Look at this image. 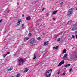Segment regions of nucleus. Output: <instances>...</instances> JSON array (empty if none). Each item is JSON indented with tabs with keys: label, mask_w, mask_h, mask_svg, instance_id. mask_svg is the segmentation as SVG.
I'll return each mask as SVG.
<instances>
[{
	"label": "nucleus",
	"mask_w": 77,
	"mask_h": 77,
	"mask_svg": "<svg viewBox=\"0 0 77 77\" xmlns=\"http://www.w3.org/2000/svg\"><path fill=\"white\" fill-rule=\"evenodd\" d=\"M48 42H44V45H45V46H46V45H48Z\"/></svg>",
	"instance_id": "nucleus-8"
},
{
	"label": "nucleus",
	"mask_w": 77,
	"mask_h": 77,
	"mask_svg": "<svg viewBox=\"0 0 77 77\" xmlns=\"http://www.w3.org/2000/svg\"><path fill=\"white\" fill-rule=\"evenodd\" d=\"M66 50L64 49L63 51V53H66Z\"/></svg>",
	"instance_id": "nucleus-17"
},
{
	"label": "nucleus",
	"mask_w": 77,
	"mask_h": 77,
	"mask_svg": "<svg viewBox=\"0 0 77 77\" xmlns=\"http://www.w3.org/2000/svg\"><path fill=\"white\" fill-rule=\"evenodd\" d=\"M74 8H72L70 9H69V11H68V13L67 14V16H69L70 15H71V14H72L73 13V11H74Z\"/></svg>",
	"instance_id": "nucleus-2"
},
{
	"label": "nucleus",
	"mask_w": 77,
	"mask_h": 77,
	"mask_svg": "<svg viewBox=\"0 0 77 77\" xmlns=\"http://www.w3.org/2000/svg\"><path fill=\"white\" fill-rule=\"evenodd\" d=\"M7 55L6 54H4V55H3V57H4V58L5 57H6V56Z\"/></svg>",
	"instance_id": "nucleus-21"
},
{
	"label": "nucleus",
	"mask_w": 77,
	"mask_h": 77,
	"mask_svg": "<svg viewBox=\"0 0 77 77\" xmlns=\"http://www.w3.org/2000/svg\"><path fill=\"white\" fill-rule=\"evenodd\" d=\"M65 73H64L63 74H62V75H65Z\"/></svg>",
	"instance_id": "nucleus-34"
},
{
	"label": "nucleus",
	"mask_w": 77,
	"mask_h": 77,
	"mask_svg": "<svg viewBox=\"0 0 77 77\" xmlns=\"http://www.w3.org/2000/svg\"><path fill=\"white\" fill-rule=\"evenodd\" d=\"M36 53H35L34 55V57L33 58V60H35L36 58Z\"/></svg>",
	"instance_id": "nucleus-13"
},
{
	"label": "nucleus",
	"mask_w": 77,
	"mask_h": 77,
	"mask_svg": "<svg viewBox=\"0 0 77 77\" xmlns=\"http://www.w3.org/2000/svg\"><path fill=\"white\" fill-rule=\"evenodd\" d=\"M72 37L73 39H75V37L74 35H72Z\"/></svg>",
	"instance_id": "nucleus-23"
},
{
	"label": "nucleus",
	"mask_w": 77,
	"mask_h": 77,
	"mask_svg": "<svg viewBox=\"0 0 77 77\" xmlns=\"http://www.w3.org/2000/svg\"><path fill=\"white\" fill-rule=\"evenodd\" d=\"M35 39H34V38H32L31 39L30 42V45L32 47V46H34V45H35L34 43H35Z\"/></svg>",
	"instance_id": "nucleus-4"
},
{
	"label": "nucleus",
	"mask_w": 77,
	"mask_h": 77,
	"mask_svg": "<svg viewBox=\"0 0 77 77\" xmlns=\"http://www.w3.org/2000/svg\"><path fill=\"white\" fill-rule=\"evenodd\" d=\"M30 19H31V18H30V16H29L26 18V20H27V21H29L30 20Z\"/></svg>",
	"instance_id": "nucleus-9"
},
{
	"label": "nucleus",
	"mask_w": 77,
	"mask_h": 77,
	"mask_svg": "<svg viewBox=\"0 0 77 77\" xmlns=\"http://www.w3.org/2000/svg\"><path fill=\"white\" fill-rule=\"evenodd\" d=\"M22 27H24V24H22V26H21Z\"/></svg>",
	"instance_id": "nucleus-33"
},
{
	"label": "nucleus",
	"mask_w": 77,
	"mask_h": 77,
	"mask_svg": "<svg viewBox=\"0 0 77 77\" xmlns=\"http://www.w3.org/2000/svg\"><path fill=\"white\" fill-rule=\"evenodd\" d=\"M3 20V19H1L0 20V23H1L2 21V20Z\"/></svg>",
	"instance_id": "nucleus-28"
},
{
	"label": "nucleus",
	"mask_w": 77,
	"mask_h": 77,
	"mask_svg": "<svg viewBox=\"0 0 77 77\" xmlns=\"http://www.w3.org/2000/svg\"><path fill=\"white\" fill-rule=\"evenodd\" d=\"M59 73H60V72H58L57 74H59Z\"/></svg>",
	"instance_id": "nucleus-38"
},
{
	"label": "nucleus",
	"mask_w": 77,
	"mask_h": 77,
	"mask_svg": "<svg viewBox=\"0 0 77 77\" xmlns=\"http://www.w3.org/2000/svg\"><path fill=\"white\" fill-rule=\"evenodd\" d=\"M9 12H10V10H8L7 12V13H9Z\"/></svg>",
	"instance_id": "nucleus-35"
},
{
	"label": "nucleus",
	"mask_w": 77,
	"mask_h": 77,
	"mask_svg": "<svg viewBox=\"0 0 77 77\" xmlns=\"http://www.w3.org/2000/svg\"><path fill=\"white\" fill-rule=\"evenodd\" d=\"M72 70V68H71V69H70V70H69V72H71Z\"/></svg>",
	"instance_id": "nucleus-24"
},
{
	"label": "nucleus",
	"mask_w": 77,
	"mask_h": 77,
	"mask_svg": "<svg viewBox=\"0 0 77 77\" xmlns=\"http://www.w3.org/2000/svg\"><path fill=\"white\" fill-rule=\"evenodd\" d=\"M18 62L19 65L20 66L21 65V63H22V62H25V61H24L23 59L20 58L18 61Z\"/></svg>",
	"instance_id": "nucleus-3"
},
{
	"label": "nucleus",
	"mask_w": 77,
	"mask_h": 77,
	"mask_svg": "<svg viewBox=\"0 0 77 77\" xmlns=\"http://www.w3.org/2000/svg\"><path fill=\"white\" fill-rule=\"evenodd\" d=\"M9 69H10L11 70L13 69V68L12 67H11Z\"/></svg>",
	"instance_id": "nucleus-22"
},
{
	"label": "nucleus",
	"mask_w": 77,
	"mask_h": 77,
	"mask_svg": "<svg viewBox=\"0 0 77 77\" xmlns=\"http://www.w3.org/2000/svg\"><path fill=\"white\" fill-rule=\"evenodd\" d=\"M43 35H45V34L44 33H43Z\"/></svg>",
	"instance_id": "nucleus-40"
},
{
	"label": "nucleus",
	"mask_w": 77,
	"mask_h": 77,
	"mask_svg": "<svg viewBox=\"0 0 77 77\" xmlns=\"http://www.w3.org/2000/svg\"><path fill=\"white\" fill-rule=\"evenodd\" d=\"M29 39V38L28 37H25L24 38V41H27V40H28Z\"/></svg>",
	"instance_id": "nucleus-16"
},
{
	"label": "nucleus",
	"mask_w": 77,
	"mask_h": 77,
	"mask_svg": "<svg viewBox=\"0 0 77 77\" xmlns=\"http://www.w3.org/2000/svg\"><path fill=\"white\" fill-rule=\"evenodd\" d=\"M58 41H60V38H59L57 40Z\"/></svg>",
	"instance_id": "nucleus-29"
},
{
	"label": "nucleus",
	"mask_w": 77,
	"mask_h": 77,
	"mask_svg": "<svg viewBox=\"0 0 77 77\" xmlns=\"http://www.w3.org/2000/svg\"><path fill=\"white\" fill-rule=\"evenodd\" d=\"M8 71H11V70L10 69H8Z\"/></svg>",
	"instance_id": "nucleus-30"
},
{
	"label": "nucleus",
	"mask_w": 77,
	"mask_h": 77,
	"mask_svg": "<svg viewBox=\"0 0 77 77\" xmlns=\"http://www.w3.org/2000/svg\"><path fill=\"white\" fill-rule=\"evenodd\" d=\"M45 9V8H43V9H42V11H44V10Z\"/></svg>",
	"instance_id": "nucleus-31"
},
{
	"label": "nucleus",
	"mask_w": 77,
	"mask_h": 77,
	"mask_svg": "<svg viewBox=\"0 0 77 77\" xmlns=\"http://www.w3.org/2000/svg\"><path fill=\"white\" fill-rule=\"evenodd\" d=\"M32 35V34L30 33H29V36H31Z\"/></svg>",
	"instance_id": "nucleus-27"
},
{
	"label": "nucleus",
	"mask_w": 77,
	"mask_h": 77,
	"mask_svg": "<svg viewBox=\"0 0 77 77\" xmlns=\"http://www.w3.org/2000/svg\"><path fill=\"white\" fill-rule=\"evenodd\" d=\"M17 5H19V3H17Z\"/></svg>",
	"instance_id": "nucleus-39"
},
{
	"label": "nucleus",
	"mask_w": 77,
	"mask_h": 77,
	"mask_svg": "<svg viewBox=\"0 0 77 77\" xmlns=\"http://www.w3.org/2000/svg\"><path fill=\"white\" fill-rule=\"evenodd\" d=\"M68 54H65L63 57V59H66L67 58Z\"/></svg>",
	"instance_id": "nucleus-7"
},
{
	"label": "nucleus",
	"mask_w": 77,
	"mask_h": 77,
	"mask_svg": "<svg viewBox=\"0 0 77 77\" xmlns=\"http://www.w3.org/2000/svg\"><path fill=\"white\" fill-rule=\"evenodd\" d=\"M58 11V10H57L56 11H54V12L53 13V14L54 15L56 14V13H57V12Z\"/></svg>",
	"instance_id": "nucleus-14"
},
{
	"label": "nucleus",
	"mask_w": 77,
	"mask_h": 77,
	"mask_svg": "<svg viewBox=\"0 0 77 77\" xmlns=\"http://www.w3.org/2000/svg\"><path fill=\"white\" fill-rule=\"evenodd\" d=\"M76 33H77V31H76Z\"/></svg>",
	"instance_id": "nucleus-41"
},
{
	"label": "nucleus",
	"mask_w": 77,
	"mask_h": 77,
	"mask_svg": "<svg viewBox=\"0 0 77 77\" xmlns=\"http://www.w3.org/2000/svg\"><path fill=\"white\" fill-rule=\"evenodd\" d=\"M63 2L60 3V5H63Z\"/></svg>",
	"instance_id": "nucleus-32"
},
{
	"label": "nucleus",
	"mask_w": 77,
	"mask_h": 77,
	"mask_svg": "<svg viewBox=\"0 0 77 77\" xmlns=\"http://www.w3.org/2000/svg\"><path fill=\"white\" fill-rule=\"evenodd\" d=\"M25 69L26 70L24 71V72H27L29 71V69H27V68H25Z\"/></svg>",
	"instance_id": "nucleus-15"
},
{
	"label": "nucleus",
	"mask_w": 77,
	"mask_h": 77,
	"mask_svg": "<svg viewBox=\"0 0 77 77\" xmlns=\"http://www.w3.org/2000/svg\"><path fill=\"white\" fill-rule=\"evenodd\" d=\"M52 71H53V70L52 69H50L48 71L46 72L47 77H50V76H51Z\"/></svg>",
	"instance_id": "nucleus-1"
},
{
	"label": "nucleus",
	"mask_w": 77,
	"mask_h": 77,
	"mask_svg": "<svg viewBox=\"0 0 77 77\" xmlns=\"http://www.w3.org/2000/svg\"><path fill=\"white\" fill-rule=\"evenodd\" d=\"M10 54V52H7L6 54H7V55H8V54Z\"/></svg>",
	"instance_id": "nucleus-25"
},
{
	"label": "nucleus",
	"mask_w": 77,
	"mask_h": 77,
	"mask_svg": "<svg viewBox=\"0 0 77 77\" xmlns=\"http://www.w3.org/2000/svg\"><path fill=\"white\" fill-rule=\"evenodd\" d=\"M19 8H20V7H19Z\"/></svg>",
	"instance_id": "nucleus-42"
},
{
	"label": "nucleus",
	"mask_w": 77,
	"mask_h": 77,
	"mask_svg": "<svg viewBox=\"0 0 77 77\" xmlns=\"http://www.w3.org/2000/svg\"><path fill=\"white\" fill-rule=\"evenodd\" d=\"M37 38L38 40V41H40V40H41V38H40V37H38Z\"/></svg>",
	"instance_id": "nucleus-20"
},
{
	"label": "nucleus",
	"mask_w": 77,
	"mask_h": 77,
	"mask_svg": "<svg viewBox=\"0 0 77 77\" xmlns=\"http://www.w3.org/2000/svg\"><path fill=\"white\" fill-rule=\"evenodd\" d=\"M77 29V28L75 27H74L72 28V30H76Z\"/></svg>",
	"instance_id": "nucleus-11"
},
{
	"label": "nucleus",
	"mask_w": 77,
	"mask_h": 77,
	"mask_svg": "<svg viewBox=\"0 0 77 77\" xmlns=\"http://www.w3.org/2000/svg\"><path fill=\"white\" fill-rule=\"evenodd\" d=\"M20 73H18L17 75L16 76V77H19V76H20Z\"/></svg>",
	"instance_id": "nucleus-19"
},
{
	"label": "nucleus",
	"mask_w": 77,
	"mask_h": 77,
	"mask_svg": "<svg viewBox=\"0 0 77 77\" xmlns=\"http://www.w3.org/2000/svg\"><path fill=\"white\" fill-rule=\"evenodd\" d=\"M71 66V64H67L64 66V67H68V66Z\"/></svg>",
	"instance_id": "nucleus-10"
},
{
	"label": "nucleus",
	"mask_w": 77,
	"mask_h": 77,
	"mask_svg": "<svg viewBox=\"0 0 77 77\" xmlns=\"http://www.w3.org/2000/svg\"><path fill=\"white\" fill-rule=\"evenodd\" d=\"M72 20H71L69 21L68 22L67 24H71V23H72Z\"/></svg>",
	"instance_id": "nucleus-18"
},
{
	"label": "nucleus",
	"mask_w": 77,
	"mask_h": 77,
	"mask_svg": "<svg viewBox=\"0 0 77 77\" xmlns=\"http://www.w3.org/2000/svg\"><path fill=\"white\" fill-rule=\"evenodd\" d=\"M55 20H56V19H55V18H53V21H55Z\"/></svg>",
	"instance_id": "nucleus-26"
},
{
	"label": "nucleus",
	"mask_w": 77,
	"mask_h": 77,
	"mask_svg": "<svg viewBox=\"0 0 77 77\" xmlns=\"http://www.w3.org/2000/svg\"><path fill=\"white\" fill-rule=\"evenodd\" d=\"M22 16L23 17H24V15L22 14Z\"/></svg>",
	"instance_id": "nucleus-36"
},
{
	"label": "nucleus",
	"mask_w": 77,
	"mask_h": 77,
	"mask_svg": "<svg viewBox=\"0 0 77 77\" xmlns=\"http://www.w3.org/2000/svg\"><path fill=\"white\" fill-rule=\"evenodd\" d=\"M64 63H64V60H63L59 63L58 66H61L62 65H63V64H64Z\"/></svg>",
	"instance_id": "nucleus-5"
},
{
	"label": "nucleus",
	"mask_w": 77,
	"mask_h": 77,
	"mask_svg": "<svg viewBox=\"0 0 77 77\" xmlns=\"http://www.w3.org/2000/svg\"><path fill=\"white\" fill-rule=\"evenodd\" d=\"M22 20L21 19H20L19 20H18V22L17 23V25H20V24H21V21H22Z\"/></svg>",
	"instance_id": "nucleus-6"
},
{
	"label": "nucleus",
	"mask_w": 77,
	"mask_h": 77,
	"mask_svg": "<svg viewBox=\"0 0 77 77\" xmlns=\"http://www.w3.org/2000/svg\"><path fill=\"white\" fill-rule=\"evenodd\" d=\"M59 46H56V47H54L53 48V49H55V50H57V49L58 48H59Z\"/></svg>",
	"instance_id": "nucleus-12"
},
{
	"label": "nucleus",
	"mask_w": 77,
	"mask_h": 77,
	"mask_svg": "<svg viewBox=\"0 0 77 77\" xmlns=\"http://www.w3.org/2000/svg\"><path fill=\"white\" fill-rule=\"evenodd\" d=\"M50 15V14H48V13L47 14V16H48V15Z\"/></svg>",
	"instance_id": "nucleus-37"
}]
</instances>
